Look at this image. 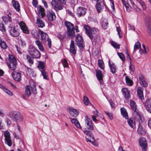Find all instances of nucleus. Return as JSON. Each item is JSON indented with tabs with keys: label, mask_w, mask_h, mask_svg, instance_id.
Returning a JSON list of instances; mask_svg holds the SVG:
<instances>
[{
	"label": "nucleus",
	"mask_w": 151,
	"mask_h": 151,
	"mask_svg": "<svg viewBox=\"0 0 151 151\" xmlns=\"http://www.w3.org/2000/svg\"><path fill=\"white\" fill-rule=\"evenodd\" d=\"M31 33L33 37L36 39H38L39 38V36L38 32L36 30H33L31 31Z\"/></svg>",
	"instance_id": "39"
},
{
	"label": "nucleus",
	"mask_w": 151,
	"mask_h": 151,
	"mask_svg": "<svg viewBox=\"0 0 151 151\" xmlns=\"http://www.w3.org/2000/svg\"><path fill=\"white\" fill-rule=\"evenodd\" d=\"M0 88L2 89L6 93L10 96H13V94L12 92L7 89L5 87L0 84Z\"/></svg>",
	"instance_id": "26"
},
{
	"label": "nucleus",
	"mask_w": 151,
	"mask_h": 151,
	"mask_svg": "<svg viewBox=\"0 0 151 151\" xmlns=\"http://www.w3.org/2000/svg\"><path fill=\"white\" fill-rule=\"evenodd\" d=\"M32 4L35 7H37L38 4V2L37 0H33Z\"/></svg>",
	"instance_id": "62"
},
{
	"label": "nucleus",
	"mask_w": 151,
	"mask_h": 151,
	"mask_svg": "<svg viewBox=\"0 0 151 151\" xmlns=\"http://www.w3.org/2000/svg\"><path fill=\"white\" fill-rule=\"evenodd\" d=\"M64 24L67 29L68 35L71 37H73L75 34L73 24L67 21H65Z\"/></svg>",
	"instance_id": "2"
},
{
	"label": "nucleus",
	"mask_w": 151,
	"mask_h": 151,
	"mask_svg": "<svg viewBox=\"0 0 151 151\" xmlns=\"http://www.w3.org/2000/svg\"><path fill=\"white\" fill-rule=\"evenodd\" d=\"M68 109V112L72 116L76 117L79 114V112L77 109L71 108H69Z\"/></svg>",
	"instance_id": "16"
},
{
	"label": "nucleus",
	"mask_w": 151,
	"mask_h": 151,
	"mask_svg": "<svg viewBox=\"0 0 151 151\" xmlns=\"http://www.w3.org/2000/svg\"><path fill=\"white\" fill-rule=\"evenodd\" d=\"M9 62L8 63V66L12 70H14L17 65V61L15 58L12 55L9 56Z\"/></svg>",
	"instance_id": "4"
},
{
	"label": "nucleus",
	"mask_w": 151,
	"mask_h": 151,
	"mask_svg": "<svg viewBox=\"0 0 151 151\" xmlns=\"http://www.w3.org/2000/svg\"><path fill=\"white\" fill-rule=\"evenodd\" d=\"M131 108L134 112H136V105L134 102L133 101H131L130 103Z\"/></svg>",
	"instance_id": "38"
},
{
	"label": "nucleus",
	"mask_w": 151,
	"mask_h": 151,
	"mask_svg": "<svg viewBox=\"0 0 151 151\" xmlns=\"http://www.w3.org/2000/svg\"><path fill=\"white\" fill-rule=\"evenodd\" d=\"M122 3L126 8L127 10H128L127 8V6H128L137 12H139L140 11V9L137 7L132 0H127V4L124 0H122Z\"/></svg>",
	"instance_id": "3"
},
{
	"label": "nucleus",
	"mask_w": 151,
	"mask_h": 151,
	"mask_svg": "<svg viewBox=\"0 0 151 151\" xmlns=\"http://www.w3.org/2000/svg\"><path fill=\"white\" fill-rule=\"evenodd\" d=\"M70 52L73 55H75L76 52V48L75 45L74 41L71 40L70 45Z\"/></svg>",
	"instance_id": "18"
},
{
	"label": "nucleus",
	"mask_w": 151,
	"mask_h": 151,
	"mask_svg": "<svg viewBox=\"0 0 151 151\" xmlns=\"http://www.w3.org/2000/svg\"><path fill=\"white\" fill-rule=\"evenodd\" d=\"M27 59L28 60V62L30 64V65H31L33 63V61L32 58L29 55H26Z\"/></svg>",
	"instance_id": "53"
},
{
	"label": "nucleus",
	"mask_w": 151,
	"mask_h": 151,
	"mask_svg": "<svg viewBox=\"0 0 151 151\" xmlns=\"http://www.w3.org/2000/svg\"><path fill=\"white\" fill-rule=\"evenodd\" d=\"M86 9L85 8L79 7L77 9V13L80 16L84 15L86 13Z\"/></svg>",
	"instance_id": "22"
},
{
	"label": "nucleus",
	"mask_w": 151,
	"mask_h": 151,
	"mask_svg": "<svg viewBox=\"0 0 151 151\" xmlns=\"http://www.w3.org/2000/svg\"><path fill=\"white\" fill-rule=\"evenodd\" d=\"M37 67L39 69L40 71L41 70H45V66L44 63L42 61H39L38 63V65Z\"/></svg>",
	"instance_id": "35"
},
{
	"label": "nucleus",
	"mask_w": 151,
	"mask_h": 151,
	"mask_svg": "<svg viewBox=\"0 0 151 151\" xmlns=\"http://www.w3.org/2000/svg\"><path fill=\"white\" fill-rule=\"evenodd\" d=\"M84 27L88 35L91 39L92 40L93 37V35L97 32L98 29L95 28L91 29L90 27L87 25H84Z\"/></svg>",
	"instance_id": "5"
},
{
	"label": "nucleus",
	"mask_w": 151,
	"mask_h": 151,
	"mask_svg": "<svg viewBox=\"0 0 151 151\" xmlns=\"http://www.w3.org/2000/svg\"><path fill=\"white\" fill-rule=\"evenodd\" d=\"M12 14L10 13L7 15V16H3L2 18L5 24H7L8 21L10 22H12Z\"/></svg>",
	"instance_id": "19"
},
{
	"label": "nucleus",
	"mask_w": 151,
	"mask_h": 151,
	"mask_svg": "<svg viewBox=\"0 0 151 151\" xmlns=\"http://www.w3.org/2000/svg\"><path fill=\"white\" fill-rule=\"evenodd\" d=\"M93 114L95 115L98 116H101L102 115L99 113L98 111L96 109L95 111H94L93 112Z\"/></svg>",
	"instance_id": "60"
},
{
	"label": "nucleus",
	"mask_w": 151,
	"mask_h": 151,
	"mask_svg": "<svg viewBox=\"0 0 151 151\" xmlns=\"http://www.w3.org/2000/svg\"><path fill=\"white\" fill-rule=\"evenodd\" d=\"M139 83L143 87H146L147 86V83L145 79L139 81Z\"/></svg>",
	"instance_id": "52"
},
{
	"label": "nucleus",
	"mask_w": 151,
	"mask_h": 151,
	"mask_svg": "<svg viewBox=\"0 0 151 151\" xmlns=\"http://www.w3.org/2000/svg\"><path fill=\"white\" fill-rule=\"evenodd\" d=\"M71 122L72 123L74 124L78 128L80 129H81V127L80 124L76 118L71 119Z\"/></svg>",
	"instance_id": "30"
},
{
	"label": "nucleus",
	"mask_w": 151,
	"mask_h": 151,
	"mask_svg": "<svg viewBox=\"0 0 151 151\" xmlns=\"http://www.w3.org/2000/svg\"><path fill=\"white\" fill-rule=\"evenodd\" d=\"M37 12L39 16H41L42 18H43L45 16V9L42 6H39L37 9Z\"/></svg>",
	"instance_id": "25"
},
{
	"label": "nucleus",
	"mask_w": 151,
	"mask_h": 151,
	"mask_svg": "<svg viewBox=\"0 0 151 151\" xmlns=\"http://www.w3.org/2000/svg\"><path fill=\"white\" fill-rule=\"evenodd\" d=\"M127 122L129 125L132 128H134L135 126L134 122L133 120L130 118L127 120Z\"/></svg>",
	"instance_id": "43"
},
{
	"label": "nucleus",
	"mask_w": 151,
	"mask_h": 151,
	"mask_svg": "<svg viewBox=\"0 0 151 151\" xmlns=\"http://www.w3.org/2000/svg\"><path fill=\"white\" fill-rule=\"evenodd\" d=\"M91 131L88 130H85L83 131L84 133L86 135V136L85 137H86L90 139L91 138V139H93L94 137L93 134L91 132Z\"/></svg>",
	"instance_id": "27"
},
{
	"label": "nucleus",
	"mask_w": 151,
	"mask_h": 151,
	"mask_svg": "<svg viewBox=\"0 0 151 151\" xmlns=\"http://www.w3.org/2000/svg\"><path fill=\"white\" fill-rule=\"evenodd\" d=\"M120 110L122 116L126 119H128V115L126 109L124 107H122L121 108Z\"/></svg>",
	"instance_id": "29"
},
{
	"label": "nucleus",
	"mask_w": 151,
	"mask_h": 151,
	"mask_svg": "<svg viewBox=\"0 0 151 151\" xmlns=\"http://www.w3.org/2000/svg\"><path fill=\"white\" fill-rule=\"evenodd\" d=\"M109 65L110 69L111 72L113 74L115 73L117 69L115 63L109 60L108 62Z\"/></svg>",
	"instance_id": "14"
},
{
	"label": "nucleus",
	"mask_w": 151,
	"mask_h": 151,
	"mask_svg": "<svg viewBox=\"0 0 151 151\" xmlns=\"http://www.w3.org/2000/svg\"><path fill=\"white\" fill-rule=\"evenodd\" d=\"M63 65L64 67L67 68L68 67V65L67 60L64 59L62 61Z\"/></svg>",
	"instance_id": "56"
},
{
	"label": "nucleus",
	"mask_w": 151,
	"mask_h": 151,
	"mask_svg": "<svg viewBox=\"0 0 151 151\" xmlns=\"http://www.w3.org/2000/svg\"><path fill=\"white\" fill-rule=\"evenodd\" d=\"M9 31L10 35L13 37H17L20 34L19 30L15 27H11Z\"/></svg>",
	"instance_id": "13"
},
{
	"label": "nucleus",
	"mask_w": 151,
	"mask_h": 151,
	"mask_svg": "<svg viewBox=\"0 0 151 151\" xmlns=\"http://www.w3.org/2000/svg\"><path fill=\"white\" fill-rule=\"evenodd\" d=\"M13 6L17 11L19 12L20 10V5L19 2L15 0L12 1Z\"/></svg>",
	"instance_id": "28"
},
{
	"label": "nucleus",
	"mask_w": 151,
	"mask_h": 151,
	"mask_svg": "<svg viewBox=\"0 0 151 151\" xmlns=\"http://www.w3.org/2000/svg\"><path fill=\"white\" fill-rule=\"evenodd\" d=\"M0 46L4 49H6L8 46L4 41L3 40L0 44Z\"/></svg>",
	"instance_id": "46"
},
{
	"label": "nucleus",
	"mask_w": 151,
	"mask_h": 151,
	"mask_svg": "<svg viewBox=\"0 0 151 151\" xmlns=\"http://www.w3.org/2000/svg\"><path fill=\"white\" fill-rule=\"evenodd\" d=\"M98 64L99 67L102 69H104V64L103 60H99L98 61Z\"/></svg>",
	"instance_id": "48"
},
{
	"label": "nucleus",
	"mask_w": 151,
	"mask_h": 151,
	"mask_svg": "<svg viewBox=\"0 0 151 151\" xmlns=\"http://www.w3.org/2000/svg\"><path fill=\"white\" fill-rule=\"evenodd\" d=\"M76 41L80 50L83 49L84 47L83 44V40L82 37L79 34L77 35L76 37Z\"/></svg>",
	"instance_id": "9"
},
{
	"label": "nucleus",
	"mask_w": 151,
	"mask_h": 151,
	"mask_svg": "<svg viewBox=\"0 0 151 151\" xmlns=\"http://www.w3.org/2000/svg\"><path fill=\"white\" fill-rule=\"evenodd\" d=\"M46 17L49 21L52 22L55 20L56 16L55 13L52 10L47 12Z\"/></svg>",
	"instance_id": "10"
},
{
	"label": "nucleus",
	"mask_w": 151,
	"mask_h": 151,
	"mask_svg": "<svg viewBox=\"0 0 151 151\" xmlns=\"http://www.w3.org/2000/svg\"><path fill=\"white\" fill-rule=\"evenodd\" d=\"M117 54L119 56L120 58L122 60V61H125V58L124 55L121 52H117Z\"/></svg>",
	"instance_id": "55"
},
{
	"label": "nucleus",
	"mask_w": 151,
	"mask_h": 151,
	"mask_svg": "<svg viewBox=\"0 0 151 151\" xmlns=\"http://www.w3.org/2000/svg\"><path fill=\"white\" fill-rule=\"evenodd\" d=\"M96 8L97 10V11L98 12H100L102 9L101 6V4L100 2H98L97 3L96 5Z\"/></svg>",
	"instance_id": "51"
},
{
	"label": "nucleus",
	"mask_w": 151,
	"mask_h": 151,
	"mask_svg": "<svg viewBox=\"0 0 151 151\" xmlns=\"http://www.w3.org/2000/svg\"><path fill=\"white\" fill-rule=\"evenodd\" d=\"M144 105L147 111L151 113V99L147 100L144 104Z\"/></svg>",
	"instance_id": "23"
},
{
	"label": "nucleus",
	"mask_w": 151,
	"mask_h": 151,
	"mask_svg": "<svg viewBox=\"0 0 151 151\" xmlns=\"http://www.w3.org/2000/svg\"><path fill=\"white\" fill-rule=\"evenodd\" d=\"M35 43L40 51H44L43 45L40 41L38 40H36L35 41Z\"/></svg>",
	"instance_id": "33"
},
{
	"label": "nucleus",
	"mask_w": 151,
	"mask_h": 151,
	"mask_svg": "<svg viewBox=\"0 0 151 151\" xmlns=\"http://www.w3.org/2000/svg\"><path fill=\"white\" fill-rule=\"evenodd\" d=\"M116 30L118 32V35L119 37L120 38H121L122 37V35L121 33V30L119 27H117L116 28Z\"/></svg>",
	"instance_id": "57"
},
{
	"label": "nucleus",
	"mask_w": 151,
	"mask_h": 151,
	"mask_svg": "<svg viewBox=\"0 0 151 151\" xmlns=\"http://www.w3.org/2000/svg\"><path fill=\"white\" fill-rule=\"evenodd\" d=\"M137 1L139 2L140 5L142 6V9L143 10H145L146 9V6L145 5V3L144 2H143L141 0H139L138 1L137 0Z\"/></svg>",
	"instance_id": "54"
},
{
	"label": "nucleus",
	"mask_w": 151,
	"mask_h": 151,
	"mask_svg": "<svg viewBox=\"0 0 151 151\" xmlns=\"http://www.w3.org/2000/svg\"><path fill=\"white\" fill-rule=\"evenodd\" d=\"M19 25L23 32L27 34L29 33V31L24 22H20L19 23Z\"/></svg>",
	"instance_id": "21"
},
{
	"label": "nucleus",
	"mask_w": 151,
	"mask_h": 151,
	"mask_svg": "<svg viewBox=\"0 0 151 151\" xmlns=\"http://www.w3.org/2000/svg\"><path fill=\"white\" fill-rule=\"evenodd\" d=\"M21 73L20 72L14 71L12 75L14 79L17 81H19L21 80Z\"/></svg>",
	"instance_id": "15"
},
{
	"label": "nucleus",
	"mask_w": 151,
	"mask_h": 151,
	"mask_svg": "<svg viewBox=\"0 0 151 151\" xmlns=\"http://www.w3.org/2000/svg\"><path fill=\"white\" fill-rule=\"evenodd\" d=\"M24 95L27 97H29L32 92V88L29 85H26L25 88Z\"/></svg>",
	"instance_id": "17"
},
{
	"label": "nucleus",
	"mask_w": 151,
	"mask_h": 151,
	"mask_svg": "<svg viewBox=\"0 0 151 151\" xmlns=\"http://www.w3.org/2000/svg\"><path fill=\"white\" fill-rule=\"evenodd\" d=\"M122 91L124 97L126 99L129 98L130 93L128 89L126 88H123L122 89Z\"/></svg>",
	"instance_id": "32"
},
{
	"label": "nucleus",
	"mask_w": 151,
	"mask_h": 151,
	"mask_svg": "<svg viewBox=\"0 0 151 151\" xmlns=\"http://www.w3.org/2000/svg\"><path fill=\"white\" fill-rule=\"evenodd\" d=\"M29 51L30 55L34 58H38L40 56L39 51L32 46L29 47Z\"/></svg>",
	"instance_id": "6"
},
{
	"label": "nucleus",
	"mask_w": 151,
	"mask_h": 151,
	"mask_svg": "<svg viewBox=\"0 0 151 151\" xmlns=\"http://www.w3.org/2000/svg\"><path fill=\"white\" fill-rule=\"evenodd\" d=\"M8 116L12 120L16 122H21L23 120V117L19 112L11 111L8 113Z\"/></svg>",
	"instance_id": "1"
},
{
	"label": "nucleus",
	"mask_w": 151,
	"mask_h": 151,
	"mask_svg": "<svg viewBox=\"0 0 151 151\" xmlns=\"http://www.w3.org/2000/svg\"><path fill=\"white\" fill-rule=\"evenodd\" d=\"M0 30L2 32L5 31L4 24L1 22H0Z\"/></svg>",
	"instance_id": "59"
},
{
	"label": "nucleus",
	"mask_w": 151,
	"mask_h": 151,
	"mask_svg": "<svg viewBox=\"0 0 151 151\" xmlns=\"http://www.w3.org/2000/svg\"><path fill=\"white\" fill-rule=\"evenodd\" d=\"M27 68V73L28 75L30 77H35L36 76L35 73L31 68L28 67Z\"/></svg>",
	"instance_id": "34"
},
{
	"label": "nucleus",
	"mask_w": 151,
	"mask_h": 151,
	"mask_svg": "<svg viewBox=\"0 0 151 151\" xmlns=\"http://www.w3.org/2000/svg\"><path fill=\"white\" fill-rule=\"evenodd\" d=\"M47 45L49 48H51V41L50 39L47 38Z\"/></svg>",
	"instance_id": "61"
},
{
	"label": "nucleus",
	"mask_w": 151,
	"mask_h": 151,
	"mask_svg": "<svg viewBox=\"0 0 151 151\" xmlns=\"http://www.w3.org/2000/svg\"><path fill=\"white\" fill-rule=\"evenodd\" d=\"M141 47V44L140 43L138 42H137L135 44L134 46V50L139 49Z\"/></svg>",
	"instance_id": "50"
},
{
	"label": "nucleus",
	"mask_w": 151,
	"mask_h": 151,
	"mask_svg": "<svg viewBox=\"0 0 151 151\" xmlns=\"http://www.w3.org/2000/svg\"><path fill=\"white\" fill-rule=\"evenodd\" d=\"M111 45L115 48L119 49L120 48V45L117 43L113 41L111 42Z\"/></svg>",
	"instance_id": "45"
},
{
	"label": "nucleus",
	"mask_w": 151,
	"mask_h": 151,
	"mask_svg": "<svg viewBox=\"0 0 151 151\" xmlns=\"http://www.w3.org/2000/svg\"><path fill=\"white\" fill-rule=\"evenodd\" d=\"M86 140L87 142H90L93 145H94L95 146H97L98 145L97 143L95 142L94 138L93 139H91V138L89 139V138L86 137Z\"/></svg>",
	"instance_id": "44"
},
{
	"label": "nucleus",
	"mask_w": 151,
	"mask_h": 151,
	"mask_svg": "<svg viewBox=\"0 0 151 151\" xmlns=\"http://www.w3.org/2000/svg\"><path fill=\"white\" fill-rule=\"evenodd\" d=\"M126 82L127 85L131 86L133 84V82L132 80L130 79L128 77L126 76L125 77Z\"/></svg>",
	"instance_id": "40"
},
{
	"label": "nucleus",
	"mask_w": 151,
	"mask_h": 151,
	"mask_svg": "<svg viewBox=\"0 0 151 151\" xmlns=\"http://www.w3.org/2000/svg\"><path fill=\"white\" fill-rule=\"evenodd\" d=\"M96 76L97 79L101 84H102L103 83V74L101 72L100 70H96Z\"/></svg>",
	"instance_id": "20"
},
{
	"label": "nucleus",
	"mask_w": 151,
	"mask_h": 151,
	"mask_svg": "<svg viewBox=\"0 0 151 151\" xmlns=\"http://www.w3.org/2000/svg\"><path fill=\"white\" fill-rule=\"evenodd\" d=\"M105 113L108 116L109 118L111 120L113 119V116L111 113L107 111H105Z\"/></svg>",
	"instance_id": "58"
},
{
	"label": "nucleus",
	"mask_w": 151,
	"mask_h": 151,
	"mask_svg": "<svg viewBox=\"0 0 151 151\" xmlns=\"http://www.w3.org/2000/svg\"><path fill=\"white\" fill-rule=\"evenodd\" d=\"M0 116L2 117H4L5 116V114L2 109H0Z\"/></svg>",
	"instance_id": "64"
},
{
	"label": "nucleus",
	"mask_w": 151,
	"mask_h": 151,
	"mask_svg": "<svg viewBox=\"0 0 151 151\" xmlns=\"http://www.w3.org/2000/svg\"><path fill=\"white\" fill-rule=\"evenodd\" d=\"M37 24L38 26L42 28L45 26L44 23L39 17H37Z\"/></svg>",
	"instance_id": "36"
},
{
	"label": "nucleus",
	"mask_w": 151,
	"mask_h": 151,
	"mask_svg": "<svg viewBox=\"0 0 151 151\" xmlns=\"http://www.w3.org/2000/svg\"><path fill=\"white\" fill-rule=\"evenodd\" d=\"M39 32L41 35L42 40H45L46 38H47L48 37L47 34L41 31L40 29L39 30Z\"/></svg>",
	"instance_id": "37"
},
{
	"label": "nucleus",
	"mask_w": 151,
	"mask_h": 151,
	"mask_svg": "<svg viewBox=\"0 0 151 151\" xmlns=\"http://www.w3.org/2000/svg\"><path fill=\"white\" fill-rule=\"evenodd\" d=\"M4 136L5 137V144H7L9 146H11L12 143L10 132L8 130L5 131L4 132Z\"/></svg>",
	"instance_id": "7"
},
{
	"label": "nucleus",
	"mask_w": 151,
	"mask_h": 151,
	"mask_svg": "<svg viewBox=\"0 0 151 151\" xmlns=\"http://www.w3.org/2000/svg\"><path fill=\"white\" fill-rule=\"evenodd\" d=\"M83 101L84 104L86 106L88 105L89 103H90L88 99L86 96H84L83 97Z\"/></svg>",
	"instance_id": "49"
},
{
	"label": "nucleus",
	"mask_w": 151,
	"mask_h": 151,
	"mask_svg": "<svg viewBox=\"0 0 151 151\" xmlns=\"http://www.w3.org/2000/svg\"><path fill=\"white\" fill-rule=\"evenodd\" d=\"M42 73V75L43 76V78L46 80H48V75L47 73L44 70H41V71Z\"/></svg>",
	"instance_id": "42"
},
{
	"label": "nucleus",
	"mask_w": 151,
	"mask_h": 151,
	"mask_svg": "<svg viewBox=\"0 0 151 151\" xmlns=\"http://www.w3.org/2000/svg\"><path fill=\"white\" fill-rule=\"evenodd\" d=\"M108 23L107 20H104L102 22V27L104 29H106L108 27Z\"/></svg>",
	"instance_id": "47"
},
{
	"label": "nucleus",
	"mask_w": 151,
	"mask_h": 151,
	"mask_svg": "<svg viewBox=\"0 0 151 151\" xmlns=\"http://www.w3.org/2000/svg\"><path fill=\"white\" fill-rule=\"evenodd\" d=\"M143 88L141 87H138L137 89V95L141 100L143 99H144L143 95Z\"/></svg>",
	"instance_id": "24"
},
{
	"label": "nucleus",
	"mask_w": 151,
	"mask_h": 151,
	"mask_svg": "<svg viewBox=\"0 0 151 151\" xmlns=\"http://www.w3.org/2000/svg\"><path fill=\"white\" fill-rule=\"evenodd\" d=\"M139 142L142 151L146 150L147 149V144L146 139L144 137H141L139 139Z\"/></svg>",
	"instance_id": "11"
},
{
	"label": "nucleus",
	"mask_w": 151,
	"mask_h": 151,
	"mask_svg": "<svg viewBox=\"0 0 151 151\" xmlns=\"http://www.w3.org/2000/svg\"><path fill=\"white\" fill-rule=\"evenodd\" d=\"M85 124L86 127L90 131L93 130V127L92 122L88 116L86 118L85 120Z\"/></svg>",
	"instance_id": "12"
},
{
	"label": "nucleus",
	"mask_w": 151,
	"mask_h": 151,
	"mask_svg": "<svg viewBox=\"0 0 151 151\" xmlns=\"http://www.w3.org/2000/svg\"><path fill=\"white\" fill-rule=\"evenodd\" d=\"M139 82L142 80L145 79L143 76L142 74H140L139 76Z\"/></svg>",
	"instance_id": "63"
},
{
	"label": "nucleus",
	"mask_w": 151,
	"mask_h": 151,
	"mask_svg": "<svg viewBox=\"0 0 151 151\" xmlns=\"http://www.w3.org/2000/svg\"><path fill=\"white\" fill-rule=\"evenodd\" d=\"M137 132L139 134L142 135H144L145 134V130L143 129L142 126L140 124H139L138 125Z\"/></svg>",
	"instance_id": "31"
},
{
	"label": "nucleus",
	"mask_w": 151,
	"mask_h": 151,
	"mask_svg": "<svg viewBox=\"0 0 151 151\" xmlns=\"http://www.w3.org/2000/svg\"><path fill=\"white\" fill-rule=\"evenodd\" d=\"M147 25H148L149 23H150V25H149L148 26L147 32L149 35L151 36V19H150L149 21H147Z\"/></svg>",
	"instance_id": "41"
},
{
	"label": "nucleus",
	"mask_w": 151,
	"mask_h": 151,
	"mask_svg": "<svg viewBox=\"0 0 151 151\" xmlns=\"http://www.w3.org/2000/svg\"><path fill=\"white\" fill-rule=\"evenodd\" d=\"M51 4L52 6V8L56 12H58L60 10H62L64 8L63 5L59 3L56 0L52 1Z\"/></svg>",
	"instance_id": "8"
}]
</instances>
